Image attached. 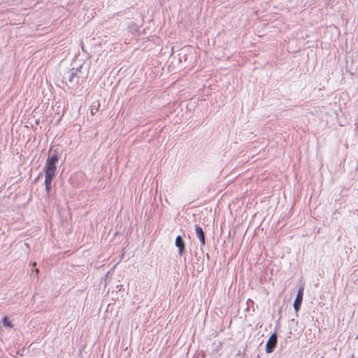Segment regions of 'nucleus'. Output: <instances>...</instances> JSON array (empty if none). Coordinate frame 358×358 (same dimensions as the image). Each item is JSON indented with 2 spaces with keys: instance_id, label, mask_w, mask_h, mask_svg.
<instances>
[{
  "instance_id": "1",
  "label": "nucleus",
  "mask_w": 358,
  "mask_h": 358,
  "mask_svg": "<svg viewBox=\"0 0 358 358\" xmlns=\"http://www.w3.org/2000/svg\"><path fill=\"white\" fill-rule=\"evenodd\" d=\"M59 159L57 154L48 157L44 167L45 176L54 177L56 173V164Z\"/></svg>"
},
{
  "instance_id": "5",
  "label": "nucleus",
  "mask_w": 358,
  "mask_h": 358,
  "mask_svg": "<svg viewBox=\"0 0 358 358\" xmlns=\"http://www.w3.org/2000/svg\"><path fill=\"white\" fill-rule=\"evenodd\" d=\"M195 232H196V234L198 238L199 239L201 245H204L206 243H205V235H204V232H203L202 228L199 225H196L195 226Z\"/></svg>"
},
{
  "instance_id": "11",
  "label": "nucleus",
  "mask_w": 358,
  "mask_h": 358,
  "mask_svg": "<svg viewBox=\"0 0 358 358\" xmlns=\"http://www.w3.org/2000/svg\"><path fill=\"white\" fill-rule=\"evenodd\" d=\"M36 273H38V270L36 269Z\"/></svg>"
},
{
  "instance_id": "6",
  "label": "nucleus",
  "mask_w": 358,
  "mask_h": 358,
  "mask_svg": "<svg viewBox=\"0 0 358 358\" xmlns=\"http://www.w3.org/2000/svg\"><path fill=\"white\" fill-rule=\"evenodd\" d=\"M52 177L49 176H45V190L47 192V194H49L51 188V182L52 180Z\"/></svg>"
},
{
  "instance_id": "8",
  "label": "nucleus",
  "mask_w": 358,
  "mask_h": 358,
  "mask_svg": "<svg viewBox=\"0 0 358 358\" xmlns=\"http://www.w3.org/2000/svg\"><path fill=\"white\" fill-rule=\"evenodd\" d=\"M75 76H76L75 73H73V72L71 73L69 75V82H71V83L73 82V78Z\"/></svg>"
},
{
  "instance_id": "7",
  "label": "nucleus",
  "mask_w": 358,
  "mask_h": 358,
  "mask_svg": "<svg viewBox=\"0 0 358 358\" xmlns=\"http://www.w3.org/2000/svg\"><path fill=\"white\" fill-rule=\"evenodd\" d=\"M3 324L5 327H13L11 321L9 320L7 317H4L3 318Z\"/></svg>"
},
{
  "instance_id": "10",
  "label": "nucleus",
  "mask_w": 358,
  "mask_h": 358,
  "mask_svg": "<svg viewBox=\"0 0 358 358\" xmlns=\"http://www.w3.org/2000/svg\"><path fill=\"white\" fill-rule=\"evenodd\" d=\"M94 110H92H92H91V113H92V114H94Z\"/></svg>"
},
{
  "instance_id": "3",
  "label": "nucleus",
  "mask_w": 358,
  "mask_h": 358,
  "mask_svg": "<svg viewBox=\"0 0 358 358\" xmlns=\"http://www.w3.org/2000/svg\"><path fill=\"white\" fill-rule=\"evenodd\" d=\"M303 287H301L298 290L296 296L295 298V300H294V304H293L294 308L296 312H298L301 307L302 300H303Z\"/></svg>"
},
{
  "instance_id": "9",
  "label": "nucleus",
  "mask_w": 358,
  "mask_h": 358,
  "mask_svg": "<svg viewBox=\"0 0 358 358\" xmlns=\"http://www.w3.org/2000/svg\"><path fill=\"white\" fill-rule=\"evenodd\" d=\"M94 110H92H92H91V113H92V114H94Z\"/></svg>"
},
{
  "instance_id": "4",
  "label": "nucleus",
  "mask_w": 358,
  "mask_h": 358,
  "mask_svg": "<svg viewBox=\"0 0 358 358\" xmlns=\"http://www.w3.org/2000/svg\"><path fill=\"white\" fill-rule=\"evenodd\" d=\"M175 244L178 248V254L182 255L185 251V243L180 236L176 237Z\"/></svg>"
},
{
  "instance_id": "2",
  "label": "nucleus",
  "mask_w": 358,
  "mask_h": 358,
  "mask_svg": "<svg viewBox=\"0 0 358 358\" xmlns=\"http://www.w3.org/2000/svg\"><path fill=\"white\" fill-rule=\"evenodd\" d=\"M277 343V335L275 334H273L269 339L268 340L266 345V352L267 353H271L276 345Z\"/></svg>"
}]
</instances>
